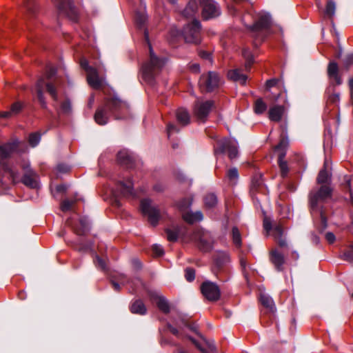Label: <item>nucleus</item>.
Masks as SVG:
<instances>
[{"label":"nucleus","instance_id":"nucleus-1","mask_svg":"<svg viewBox=\"0 0 353 353\" xmlns=\"http://www.w3.org/2000/svg\"><path fill=\"white\" fill-rule=\"evenodd\" d=\"M149 50H150V59L149 61L145 63L141 69L142 72V77L143 80L149 83L153 84L154 83L155 79L161 70L165 65L166 63V59L164 58H160L157 57L151 46L149 44Z\"/></svg>","mask_w":353,"mask_h":353},{"label":"nucleus","instance_id":"nucleus-2","mask_svg":"<svg viewBox=\"0 0 353 353\" xmlns=\"http://www.w3.org/2000/svg\"><path fill=\"white\" fill-rule=\"evenodd\" d=\"M128 105L125 102L121 101L115 97L108 101L104 108H99L94 114V120L99 125H105L108 123V113L112 112L115 114L117 119H121L116 114L117 111H123L128 109Z\"/></svg>","mask_w":353,"mask_h":353},{"label":"nucleus","instance_id":"nucleus-3","mask_svg":"<svg viewBox=\"0 0 353 353\" xmlns=\"http://www.w3.org/2000/svg\"><path fill=\"white\" fill-rule=\"evenodd\" d=\"M263 225L268 234L272 231V235L278 241L281 248L285 246V241L283 239L285 227L284 221L279 220L272 224L270 218L265 216L263 219Z\"/></svg>","mask_w":353,"mask_h":353},{"label":"nucleus","instance_id":"nucleus-4","mask_svg":"<svg viewBox=\"0 0 353 353\" xmlns=\"http://www.w3.org/2000/svg\"><path fill=\"white\" fill-rule=\"evenodd\" d=\"M214 106L213 101L198 99L193 107V115L199 122L204 123Z\"/></svg>","mask_w":353,"mask_h":353},{"label":"nucleus","instance_id":"nucleus-5","mask_svg":"<svg viewBox=\"0 0 353 353\" xmlns=\"http://www.w3.org/2000/svg\"><path fill=\"white\" fill-rule=\"evenodd\" d=\"M190 240L197 242L199 248L203 252L212 249L213 239L209 232L201 229L195 230L190 236Z\"/></svg>","mask_w":353,"mask_h":353},{"label":"nucleus","instance_id":"nucleus-6","mask_svg":"<svg viewBox=\"0 0 353 353\" xmlns=\"http://www.w3.org/2000/svg\"><path fill=\"white\" fill-rule=\"evenodd\" d=\"M201 23L197 20L187 24L183 30V36L186 43L198 44L201 41Z\"/></svg>","mask_w":353,"mask_h":353},{"label":"nucleus","instance_id":"nucleus-7","mask_svg":"<svg viewBox=\"0 0 353 353\" xmlns=\"http://www.w3.org/2000/svg\"><path fill=\"white\" fill-rule=\"evenodd\" d=\"M44 86L46 87L47 91L52 96V97L53 98V99L54 101L58 100V95H57L55 85L54 83H46L43 77H41L37 81V84H36V92H37L38 100H39L41 105L43 108H47V103L46 102V100H45V98L43 96V89Z\"/></svg>","mask_w":353,"mask_h":353},{"label":"nucleus","instance_id":"nucleus-8","mask_svg":"<svg viewBox=\"0 0 353 353\" xmlns=\"http://www.w3.org/2000/svg\"><path fill=\"white\" fill-rule=\"evenodd\" d=\"M228 152L230 159H234L238 156V143L234 139H223L218 141L217 146L214 149L216 154Z\"/></svg>","mask_w":353,"mask_h":353},{"label":"nucleus","instance_id":"nucleus-9","mask_svg":"<svg viewBox=\"0 0 353 353\" xmlns=\"http://www.w3.org/2000/svg\"><path fill=\"white\" fill-rule=\"evenodd\" d=\"M141 210L142 213L148 216L149 222L152 225H156L160 217L159 210L152 203L149 199H142L141 201Z\"/></svg>","mask_w":353,"mask_h":353},{"label":"nucleus","instance_id":"nucleus-10","mask_svg":"<svg viewBox=\"0 0 353 353\" xmlns=\"http://www.w3.org/2000/svg\"><path fill=\"white\" fill-rule=\"evenodd\" d=\"M221 79L218 73L210 71L207 74H203L200 77L199 85L207 92H212L219 87Z\"/></svg>","mask_w":353,"mask_h":353},{"label":"nucleus","instance_id":"nucleus-11","mask_svg":"<svg viewBox=\"0 0 353 353\" xmlns=\"http://www.w3.org/2000/svg\"><path fill=\"white\" fill-rule=\"evenodd\" d=\"M81 65L87 72L88 84L94 89L100 88L103 83V79L99 77L97 69L90 66L85 59L81 61Z\"/></svg>","mask_w":353,"mask_h":353},{"label":"nucleus","instance_id":"nucleus-12","mask_svg":"<svg viewBox=\"0 0 353 353\" xmlns=\"http://www.w3.org/2000/svg\"><path fill=\"white\" fill-rule=\"evenodd\" d=\"M57 4L61 14L67 17L72 21H77L78 12L72 0H57Z\"/></svg>","mask_w":353,"mask_h":353},{"label":"nucleus","instance_id":"nucleus-13","mask_svg":"<svg viewBox=\"0 0 353 353\" xmlns=\"http://www.w3.org/2000/svg\"><path fill=\"white\" fill-rule=\"evenodd\" d=\"M201 290L203 296L210 301H216L220 298L221 290L215 283L209 281L203 282Z\"/></svg>","mask_w":353,"mask_h":353},{"label":"nucleus","instance_id":"nucleus-14","mask_svg":"<svg viewBox=\"0 0 353 353\" xmlns=\"http://www.w3.org/2000/svg\"><path fill=\"white\" fill-rule=\"evenodd\" d=\"M332 190L326 185H323L317 192H311L310 194V203L311 208L314 210L318 205L319 201H324L331 196Z\"/></svg>","mask_w":353,"mask_h":353},{"label":"nucleus","instance_id":"nucleus-15","mask_svg":"<svg viewBox=\"0 0 353 353\" xmlns=\"http://www.w3.org/2000/svg\"><path fill=\"white\" fill-rule=\"evenodd\" d=\"M274 152L278 156V162L281 175L285 177L287 175V161L285 155L287 153V141L282 139L274 148Z\"/></svg>","mask_w":353,"mask_h":353},{"label":"nucleus","instance_id":"nucleus-16","mask_svg":"<svg viewBox=\"0 0 353 353\" xmlns=\"http://www.w3.org/2000/svg\"><path fill=\"white\" fill-rule=\"evenodd\" d=\"M257 21L250 27L252 32H260L268 29L272 23V18L270 13L261 11L258 13Z\"/></svg>","mask_w":353,"mask_h":353},{"label":"nucleus","instance_id":"nucleus-17","mask_svg":"<svg viewBox=\"0 0 353 353\" xmlns=\"http://www.w3.org/2000/svg\"><path fill=\"white\" fill-rule=\"evenodd\" d=\"M203 6V17L205 19L216 17L220 14V10L214 0H200Z\"/></svg>","mask_w":353,"mask_h":353},{"label":"nucleus","instance_id":"nucleus-18","mask_svg":"<svg viewBox=\"0 0 353 353\" xmlns=\"http://www.w3.org/2000/svg\"><path fill=\"white\" fill-rule=\"evenodd\" d=\"M25 173L21 179L22 183L31 188H37L38 184V176L34 171H33L29 165L23 167Z\"/></svg>","mask_w":353,"mask_h":353},{"label":"nucleus","instance_id":"nucleus-19","mask_svg":"<svg viewBox=\"0 0 353 353\" xmlns=\"http://www.w3.org/2000/svg\"><path fill=\"white\" fill-rule=\"evenodd\" d=\"M270 261L276 271L283 272L285 270V256L280 251L278 250H272L271 252Z\"/></svg>","mask_w":353,"mask_h":353},{"label":"nucleus","instance_id":"nucleus-20","mask_svg":"<svg viewBox=\"0 0 353 353\" xmlns=\"http://www.w3.org/2000/svg\"><path fill=\"white\" fill-rule=\"evenodd\" d=\"M117 190L121 194L125 197H134L135 192L133 188V183L131 179L125 181H119L117 184Z\"/></svg>","mask_w":353,"mask_h":353},{"label":"nucleus","instance_id":"nucleus-21","mask_svg":"<svg viewBox=\"0 0 353 353\" xmlns=\"http://www.w3.org/2000/svg\"><path fill=\"white\" fill-rule=\"evenodd\" d=\"M228 77L241 85H245L248 77L246 74L242 73L241 70L235 68L228 71Z\"/></svg>","mask_w":353,"mask_h":353},{"label":"nucleus","instance_id":"nucleus-22","mask_svg":"<svg viewBox=\"0 0 353 353\" xmlns=\"http://www.w3.org/2000/svg\"><path fill=\"white\" fill-rule=\"evenodd\" d=\"M3 176L11 179L12 183H16L20 181V174L19 172L9 164H3L2 165Z\"/></svg>","mask_w":353,"mask_h":353},{"label":"nucleus","instance_id":"nucleus-23","mask_svg":"<svg viewBox=\"0 0 353 353\" xmlns=\"http://www.w3.org/2000/svg\"><path fill=\"white\" fill-rule=\"evenodd\" d=\"M329 161L325 159L323 168L320 170L316 181L319 184L327 183L330 181L331 174L328 171Z\"/></svg>","mask_w":353,"mask_h":353},{"label":"nucleus","instance_id":"nucleus-24","mask_svg":"<svg viewBox=\"0 0 353 353\" xmlns=\"http://www.w3.org/2000/svg\"><path fill=\"white\" fill-rule=\"evenodd\" d=\"M327 74L330 79L334 80L336 85L341 84V79L339 75V68L336 62H330L327 68Z\"/></svg>","mask_w":353,"mask_h":353},{"label":"nucleus","instance_id":"nucleus-25","mask_svg":"<svg viewBox=\"0 0 353 353\" xmlns=\"http://www.w3.org/2000/svg\"><path fill=\"white\" fill-rule=\"evenodd\" d=\"M260 301L261 304L267 309H268L269 311L271 312L272 313H274L276 311L274 301L272 298L268 294H265V292H261L260 294Z\"/></svg>","mask_w":353,"mask_h":353},{"label":"nucleus","instance_id":"nucleus-26","mask_svg":"<svg viewBox=\"0 0 353 353\" xmlns=\"http://www.w3.org/2000/svg\"><path fill=\"white\" fill-rule=\"evenodd\" d=\"M117 160L122 165H130L132 163L133 159L129 151L123 149L118 152Z\"/></svg>","mask_w":353,"mask_h":353},{"label":"nucleus","instance_id":"nucleus-27","mask_svg":"<svg viewBox=\"0 0 353 353\" xmlns=\"http://www.w3.org/2000/svg\"><path fill=\"white\" fill-rule=\"evenodd\" d=\"M285 111V108L283 105H275L270 109L269 117L270 120L274 121H279Z\"/></svg>","mask_w":353,"mask_h":353},{"label":"nucleus","instance_id":"nucleus-28","mask_svg":"<svg viewBox=\"0 0 353 353\" xmlns=\"http://www.w3.org/2000/svg\"><path fill=\"white\" fill-rule=\"evenodd\" d=\"M16 149V143H10L0 146V161L8 157Z\"/></svg>","mask_w":353,"mask_h":353},{"label":"nucleus","instance_id":"nucleus-29","mask_svg":"<svg viewBox=\"0 0 353 353\" xmlns=\"http://www.w3.org/2000/svg\"><path fill=\"white\" fill-rule=\"evenodd\" d=\"M178 122L183 126L187 125L190 123V117L189 112L184 108H179L176 113Z\"/></svg>","mask_w":353,"mask_h":353},{"label":"nucleus","instance_id":"nucleus-30","mask_svg":"<svg viewBox=\"0 0 353 353\" xmlns=\"http://www.w3.org/2000/svg\"><path fill=\"white\" fill-rule=\"evenodd\" d=\"M130 311L133 314L144 315L146 313L147 310L142 301L136 300L132 303L130 306Z\"/></svg>","mask_w":353,"mask_h":353},{"label":"nucleus","instance_id":"nucleus-31","mask_svg":"<svg viewBox=\"0 0 353 353\" xmlns=\"http://www.w3.org/2000/svg\"><path fill=\"white\" fill-rule=\"evenodd\" d=\"M198 10V5L194 0L190 1L187 7L182 11L185 17H193Z\"/></svg>","mask_w":353,"mask_h":353},{"label":"nucleus","instance_id":"nucleus-32","mask_svg":"<svg viewBox=\"0 0 353 353\" xmlns=\"http://www.w3.org/2000/svg\"><path fill=\"white\" fill-rule=\"evenodd\" d=\"M148 20V17L145 12V5L144 4L143 8L141 10H138L135 14V22L137 26L140 28H143Z\"/></svg>","mask_w":353,"mask_h":353},{"label":"nucleus","instance_id":"nucleus-33","mask_svg":"<svg viewBox=\"0 0 353 353\" xmlns=\"http://www.w3.org/2000/svg\"><path fill=\"white\" fill-rule=\"evenodd\" d=\"M155 298L159 310L164 313H168L170 312V305L168 300L163 296L159 294H156Z\"/></svg>","mask_w":353,"mask_h":353},{"label":"nucleus","instance_id":"nucleus-34","mask_svg":"<svg viewBox=\"0 0 353 353\" xmlns=\"http://www.w3.org/2000/svg\"><path fill=\"white\" fill-rule=\"evenodd\" d=\"M336 9V3L332 0H328L325 9V14L332 21Z\"/></svg>","mask_w":353,"mask_h":353},{"label":"nucleus","instance_id":"nucleus-35","mask_svg":"<svg viewBox=\"0 0 353 353\" xmlns=\"http://www.w3.org/2000/svg\"><path fill=\"white\" fill-rule=\"evenodd\" d=\"M203 214L201 211H196L190 214H186L183 215V219L188 223H194L195 221H199L203 219Z\"/></svg>","mask_w":353,"mask_h":353},{"label":"nucleus","instance_id":"nucleus-36","mask_svg":"<svg viewBox=\"0 0 353 353\" xmlns=\"http://www.w3.org/2000/svg\"><path fill=\"white\" fill-rule=\"evenodd\" d=\"M217 202V197L214 193L207 194L204 197L205 205L208 208H212L216 206Z\"/></svg>","mask_w":353,"mask_h":353},{"label":"nucleus","instance_id":"nucleus-37","mask_svg":"<svg viewBox=\"0 0 353 353\" xmlns=\"http://www.w3.org/2000/svg\"><path fill=\"white\" fill-rule=\"evenodd\" d=\"M227 177L232 185L236 184L239 179V172L236 168L230 169L227 172Z\"/></svg>","mask_w":353,"mask_h":353},{"label":"nucleus","instance_id":"nucleus-38","mask_svg":"<svg viewBox=\"0 0 353 353\" xmlns=\"http://www.w3.org/2000/svg\"><path fill=\"white\" fill-rule=\"evenodd\" d=\"M267 108L266 104L261 99H259L255 102L254 112L256 114H261L265 111Z\"/></svg>","mask_w":353,"mask_h":353},{"label":"nucleus","instance_id":"nucleus-39","mask_svg":"<svg viewBox=\"0 0 353 353\" xmlns=\"http://www.w3.org/2000/svg\"><path fill=\"white\" fill-rule=\"evenodd\" d=\"M232 240L233 243L237 246L241 245V237L239 229L236 227L232 228Z\"/></svg>","mask_w":353,"mask_h":353},{"label":"nucleus","instance_id":"nucleus-40","mask_svg":"<svg viewBox=\"0 0 353 353\" xmlns=\"http://www.w3.org/2000/svg\"><path fill=\"white\" fill-rule=\"evenodd\" d=\"M244 58L246 59L245 68L247 70H249L252 63L254 61L253 56L251 54L248 50H245L243 52Z\"/></svg>","mask_w":353,"mask_h":353},{"label":"nucleus","instance_id":"nucleus-41","mask_svg":"<svg viewBox=\"0 0 353 353\" xmlns=\"http://www.w3.org/2000/svg\"><path fill=\"white\" fill-rule=\"evenodd\" d=\"M41 140V135L37 133H32L29 137V143L32 147L37 146Z\"/></svg>","mask_w":353,"mask_h":353},{"label":"nucleus","instance_id":"nucleus-42","mask_svg":"<svg viewBox=\"0 0 353 353\" xmlns=\"http://www.w3.org/2000/svg\"><path fill=\"white\" fill-rule=\"evenodd\" d=\"M341 257L343 260L353 262V244L350 246L348 250L343 252Z\"/></svg>","mask_w":353,"mask_h":353},{"label":"nucleus","instance_id":"nucleus-43","mask_svg":"<svg viewBox=\"0 0 353 353\" xmlns=\"http://www.w3.org/2000/svg\"><path fill=\"white\" fill-rule=\"evenodd\" d=\"M167 238L170 241H176L178 239L179 232L177 230H167Z\"/></svg>","mask_w":353,"mask_h":353},{"label":"nucleus","instance_id":"nucleus-44","mask_svg":"<svg viewBox=\"0 0 353 353\" xmlns=\"http://www.w3.org/2000/svg\"><path fill=\"white\" fill-rule=\"evenodd\" d=\"M61 111L63 114H70L72 111V105L68 100L64 101L61 105Z\"/></svg>","mask_w":353,"mask_h":353},{"label":"nucleus","instance_id":"nucleus-45","mask_svg":"<svg viewBox=\"0 0 353 353\" xmlns=\"http://www.w3.org/2000/svg\"><path fill=\"white\" fill-rule=\"evenodd\" d=\"M94 262L98 268H100L101 270H106V263L105 261L99 256H95V259Z\"/></svg>","mask_w":353,"mask_h":353},{"label":"nucleus","instance_id":"nucleus-46","mask_svg":"<svg viewBox=\"0 0 353 353\" xmlns=\"http://www.w3.org/2000/svg\"><path fill=\"white\" fill-rule=\"evenodd\" d=\"M185 276L187 281H192L195 278V271L192 268H187L185 270Z\"/></svg>","mask_w":353,"mask_h":353},{"label":"nucleus","instance_id":"nucleus-47","mask_svg":"<svg viewBox=\"0 0 353 353\" xmlns=\"http://www.w3.org/2000/svg\"><path fill=\"white\" fill-rule=\"evenodd\" d=\"M73 203H74V201H70L68 199L64 200L62 202L61 205V210L63 212H66V211L69 210L71 208Z\"/></svg>","mask_w":353,"mask_h":353},{"label":"nucleus","instance_id":"nucleus-48","mask_svg":"<svg viewBox=\"0 0 353 353\" xmlns=\"http://www.w3.org/2000/svg\"><path fill=\"white\" fill-rule=\"evenodd\" d=\"M192 205V199H185L183 201H180L179 203V207L181 210H185L189 208Z\"/></svg>","mask_w":353,"mask_h":353},{"label":"nucleus","instance_id":"nucleus-49","mask_svg":"<svg viewBox=\"0 0 353 353\" xmlns=\"http://www.w3.org/2000/svg\"><path fill=\"white\" fill-rule=\"evenodd\" d=\"M340 100V94L334 92L328 97V101L332 103H337Z\"/></svg>","mask_w":353,"mask_h":353},{"label":"nucleus","instance_id":"nucleus-50","mask_svg":"<svg viewBox=\"0 0 353 353\" xmlns=\"http://www.w3.org/2000/svg\"><path fill=\"white\" fill-rule=\"evenodd\" d=\"M167 130L168 136L170 138L173 133L178 132L179 131V129L175 125L170 123L168 125Z\"/></svg>","mask_w":353,"mask_h":353},{"label":"nucleus","instance_id":"nucleus-51","mask_svg":"<svg viewBox=\"0 0 353 353\" xmlns=\"http://www.w3.org/2000/svg\"><path fill=\"white\" fill-rule=\"evenodd\" d=\"M21 105L20 103L19 102H17V103H14L12 107H11V109H10V112H11V114H17L18 112H19V111L21 110Z\"/></svg>","mask_w":353,"mask_h":353},{"label":"nucleus","instance_id":"nucleus-52","mask_svg":"<svg viewBox=\"0 0 353 353\" xmlns=\"http://www.w3.org/2000/svg\"><path fill=\"white\" fill-rule=\"evenodd\" d=\"M152 250L157 256H161L163 254V249L160 245H154L152 247Z\"/></svg>","mask_w":353,"mask_h":353},{"label":"nucleus","instance_id":"nucleus-53","mask_svg":"<svg viewBox=\"0 0 353 353\" xmlns=\"http://www.w3.org/2000/svg\"><path fill=\"white\" fill-rule=\"evenodd\" d=\"M199 56L203 59L209 60L211 63H212V57H211L210 53H209L206 51L201 50L199 52Z\"/></svg>","mask_w":353,"mask_h":353},{"label":"nucleus","instance_id":"nucleus-54","mask_svg":"<svg viewBox=\"0 0 353 353\" xmlns=\"http://www.w3.org/2000/svg\"><path fill=\"white\" fill-rule=\"evenodd\" d=\"M57 72V70L54 68L53 67H50L48 68L47 72H46V77L48 79H51L52 77H53L55 74Z\"/></svg>","mask_w":353,"mask_h":353},{"label":"nucleus","instance_id":"nucleus-55","mask_svg":"<svg viewBox=\"0 0 353 353\" xmlns=\"http://www.w3.org/2000/svg\"><path fill=\"white\" fill-rule=\"evenodd\" d=\"M80 223L81 225L83 232L87 231L89 229V221L85 219H82L80 220Z\"/></svg>","mask_w":353,"mask_h":353},{"label":"nucleus","instance_id":"nucleus-56","mask_svg":"<svg viewBox=\"0 0 353 353\" xmlns=\"http://www.w3.org/2000/svg\"><path fill=\"white\" fill-rule=\"evenodd\" d=\"M70 170L69 166L64 164H59L57 165V170L59 172H67Z\"/></svg>","mask_w":353,"mask_h":353},{"label":"nucleus","instance_id":"nucleus-57","mask_svg":"<svg viewBox=\"0 0 353 353\" xmlns=\"http://www.w3.org/2000/svg\"><path fill=\"white\" fill-rule=\"evenodd\" d=\"M285 194H281L279 195V201L277 202V204H278V206L283 209V207H284V203L283 202L285 201Z\"/></svg>","mask_w":353,"mask_h":353},{"label":"nucleus","instance_id":"nucleus-58","mask_svg":"<svg viewBox=\"0 0 353 353\" xmlns=\"http://www.w3.org/2000/svg\"><path fill=\"white\" fill-rule=\"evenodd\" d=\"M221 261L217 260V263L221 265V264H223L228 261L229 256L227 254L222 253V254H221Z\"/></svg>","mask_w":353,"mask_h":353},{"label":"nucleus","instance_id":"nucleus-59","mask_svg":"<svg viewBox=\"0 0 353 353\" xmlns=\"http://www.w3.org/2000/svg\"><path fill=\"white\" fill-rule=\"evenodd\" d=\"M325 239L329 243H332L335 241V236L332 232H327L325 234Z\"/></svg>","mask_w":353,"mask_h":353},{"label":"nucleus","instance_id":"nucleus-60","mask_svg":"<svg viewBox=\"0 0 353 353\" xmlns=\"http://www.w3.org/2000/svg\"><path fill=\"white\" fill-rule=\"evenodd\" d=\"M278 80L276 79H270L266 81V87L268 88H271L276 85Z\"/></svg>","mask_w":353,"mask_h":353},{"label":"nucleus","instance_id":"nucleus-61","mask_svg":"<svg viewBox=\"0 0 353 353\" xmlns=\"http://www.w3.org/2000/svg\"><path fill=\"white\" fill-rule=\"evenodd\" d=\"M320 215L323 228L325 229L327 227V219L323 210H321Z\"/></svg>","mask_w":353,"mask_h":353},{"label":"nucleus","instance_id":"nucleus-62","mask_svg":"<svg viewBox=\"0 0 353 353\" xmlns=\"http://www.w3.org/2000/svg\"><path fill=\"white\" fill-rule=\"evenodd\" d=\"M353 63V54H348L345 59V64L347 66Z\"/></svg>","mask_w":353,"mask_h":353},{"label":"nucleus","instance_id":"nucleus-63","mask_svg":"<svg viewBox=\"0 0 353 353\" xmlns=\"http://www.w3.org/2000/svg\"><path fill=\"white\" fill-rule=\"evenodd\" d=\"M190 69L193 72H199L200 71V66L197 63H194L190 66Z\"/></svg>","mask_w":353,"mask_h":353},{"label":"nucleus","instance_id":"nucleus-64","mask_svg":"<svg viewBox=\"0 0 353 353\" xmlns=\"http://www.w3.org/2000/svg\"><path fill=\"white\" fill-rule=\"evenodd\" d=\"M190 339L192 341V343L197 347L198 349L200 350L203 353H206L205 350L201 347V346L192 338H190Z\"/></svg>","mask_w":353,"mask_h":353}]
</instances>
